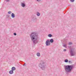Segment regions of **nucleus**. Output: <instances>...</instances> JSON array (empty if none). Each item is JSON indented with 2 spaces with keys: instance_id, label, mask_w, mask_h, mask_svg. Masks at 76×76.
Segmentation results:
<instances>
[{
  "instance_id": "1",
  "label": "nucleus",
  "mask_w": 76,
  "mask_h": 76,
  "mask_svg": "<svg viewBox=\"0 0 76 76\" xmlns=\"http://www.w3.org/2000/svg\"><path fill=\"white\" fill-rule=\"evenodd\" d=\"M30 37L34 44H36L37 43H38V40L39 39V37L37 33L35 32H31L30 34Z\"/></svg>"
},
{
  "instance_id": "2",
  "label": "nucleus",
  "mask_w": 76,
  "mask_h": 76,
  "mask_svg": "<svg viewBox=\"0 0 76 76\" xmlns=\"http://www.w3.org/2000/svg\"><path fill=\"white\" fill-rule=\"evenodd\" d=\"M64 67L66 73L71 72L73 69L74 68V66L73 65H64Z\"/></svg>"
},
{
  "instance_id": "3",
  "label": "nucleus",
  "mask_w": 76,
  "mask_h": 76,
  "mask_svg": "<svg viewBox=\"0 0 76 76\" xmlns=\"http://www.w3.org/2000/svg\"><path fill=\"white\" fill-rule=\"evenodd\" d=\"M46 64L44 62H42L39 63V66L42 70H45Z\"/></svg>"
},
{
  "instance_id": "4",
  "label": "nucleus",
  "mask_w": 76,
  "mask_h": 76,
  "mask_svg": "<svg viewBox=\"0 0 76 76\" xmlns=\"http://www.w3.org/2000/svg\"><path fill=\"white\" fill-rule=\"evenodd\" d=\"M51 43H53L54 42V40L52 39H50V41H49V39H48L45 42V44L46 46H48L50 45Z\"/></svg>"
},
{
  "instance_id": "5",
  "label": "nucleus",
  "mask_w": 76,
  "mask_h": 76,
  "mask_svg": "<svg viewBox=\"0 0 76 76\" xmlns=\"http://www.w3.org/2000/svg\"><path fill=\"white\" fill-rule=\"evenodd\" d=\"M69 53L70 54H71V56H75V55H76V52H75L73 49L69 51Z\"/></svg>"
},
{
  "instance_id": "6",
  "label": "nucleus",
  "mask_w": 76,
  "mask_h": 76,
  "mask_svg": "<svg viewBox=\"0 0 76 76\" xmlns=\"http://www.w3.org/2000/svg\"><path fill=\"white\" fill-rule=\"evenodd\" d=\"M21 6L22 7H25L26 6L25 2V1H23V2H21Z\"/></svg>"
},
{
  "instance_id": "7",
  "label": "nucleus",
  "mask_w": 76,
  "mask_h": 76,
  "mask_svg": "<svg viewBox=\"0 0 76 76\" xmlns=\"http://www.w3.org/2000/svg\"><path fill=\"white\" fill-rule=\"evenodd\" d=\"M11 17L12 18H14L15 17V14L14 13H12L11 14Z\"/></svg>"
},
{
  "instance_id": "8",
  "label": "nucleus",
  "mask_w": 76,
  "mask_h": 76,
  "mask_svg": "<svg viewBox=\"0 0 76 76\" xmlns=\"http://www.w3.org/2000/svg\"><path fill=\"white\" fill-rule=\"evenodd\" d=\"M16 70V68L15 67H13L12 68V70L13 71L14 70Z\"/></svg>"
},
{
  "instance_id": "9",
  "label": "nucleus",
  "mask_w": 76,
  "mask_h": 76,
  "mask_svg": "<svg viewBox=\"0 0 76 76\" xmlns=\"http://www.w3.org/2000/svg\"><path fill=\"white\" fill-rule=\"evenodd\" d=\"M9 73L10 74H13V71L12 70H10L9 72Z\"/></svg>"
},
{
  "instance_id": "10",
  "label": "nucleus",
  "mask_w": 76,
  "mask_h": 76,
  "mask_svg": "<svg viewBox=\"0 0 76 76\" xmlns=\"http://www.w3.org/2000/svg\"><path fill=\"white\" fill-rule=\"evenodd\" d=\"M37 56L38 57H39L40 56V53L38 52L37 53Z\"/></svg>"
},
{
  "instance_id": "11",
  "label": "nucleus",
  "mask_w": 76,
  "mask_h": 76,
  "mask_svg": "<svg viewBox=\"0 0 76 76\" xmlns=\"http://www.w3.org/2000/svg\"><path fill=\"white\" fill-rule=\"evenodd\" d=\"M37 16H40V13H39V12H37Z\"/></svg>"
},
{
  "instance_id": "12",
  "label": "nucleus",
  "mask_w": 76,
  "mask_h": 76,
  "mask_svg": "<svg viewBox=\"0 0 76 76\" xmlns=\"http://www.w3.org/2000/svg\"><path fill=\"white\" fill-rule=\"evenodd\" d=\"M48 37H52V35H51V34H49V35H48Z\"/></svg>"
},
{
  "instance_id": "13",
  "label": "nucleus",
  "mask_w": 76,
  "mask_h": 76,
  "mask_svg": "<svg viewBox=\"0 0 76 76\" xmlns=\"http://www.w3.org/2000/svg\"><path fill=\"white\" fill-rule=\"evenodd\" d=\"M64 61H65V63H67V62H68V60H67V59H65L64 60Z\"/></svg>"
},
{
  "instance_id": "14",
  "label": "nucleus",
  "mask_w": 76,
  "mask_h": 76,
  "mask_svg": "<svg viewBox=\"0 0 76 76\" xmlns=\"http://www.w3.org/2000/svg\"><path fill=\"white\" fill-rule=\"evenodd\" d=\"M68 44L69 45H72V42H69Z\"/></svg>"
},
{
  "instance_id": "15",
  "label": "nucleus",
  "mask_w": 76,
  "mask_h": 76,
  "mask_svg": "<svg viewBox=\"0 0 76 76\" xmlns=\"http://www.w3.org/2000/svg\"><path fill=\"white\" fill-rule=\"evenodd\" d=\"M8 14H10V13H12V12L11 11H9L8 13Z\"/></svg>"
},
{
  "instance_id": "16",
  "label": "nucleus",
  "mask_w": 76,
  "mask_h": 76,
  "mask_svg": "<svg viewBox=\"0 0 76 76\" xmlns=\"http://www.w3.org/2000/svg\"><path fill=\"white\" fill-rule=\"evenodd\" d=\"M66 46H67L66 45H63V47H66Z\"/></svg>"
},
{
  "instance_id": "17",
  "label": "nucleus",
  "mask_w": 76,
  "mask_h": 76,
  "mask_svg": "<svg viewBox=\"0 0 76 76\" xmlns=\"http://www.w3.org/2000/svg\"><path fill=\"white\" fill-rule=\"evenodd\" d=\"M70 1L71 2H73L75 1V0H70Z\"/></svg>"
},
{
  "instance_id": "18",
  "label": "nucleus",
  "mask_w": 76,
  "mask_h": 76,
  "mask_svg": "<svg viewBox=\"0 0 76 76\" xmlns=\"http://www.w3.org/2000/svg\"><path fill=\"white\" fill-rule=\"evenodd\" d=\"M6 1L7 2H9L10 1H9V0H6Z\"/></svg>"
},
{
  "instance_id": "19",
  "label": "nucleus",
  "mask_w": 76,
  "mask_h": 76,
  "mask_svg": "<svg viewBox=\"0 0 76 76\" xmlns=\"http://www.w3.org/2000/svg\"><path fill=\"white\" fill-rule=\"evenodd\" d=\"M14 35H16V33H14Z\"/></svg>"
},
{
  "instance_id": "20",
  "label": "nucleus",
  "mask_w": 76,
  "mask_h": 76,
  "mask_svg": "<svg viewBox=\"0 0 76 76\" xmlns=\"http://www.w3.org/2000/svg\"><path fill=\"white\" fill-rule=\"evenodd\" d=\"M37 1H41V0H36Z\"/></svg>"
},
{
  "instance_id": "21",
  "label": "nucleus",
  "mask_w": 76,
  "mask_h": 76,
  "mask_svg": "<svg viewBox=\"0 0 76 76\" xmlns=\"http://www.w3.org/2000/svg\"><path fill=\"white\" fill-rule=\"evenodd\" d=\"M69 63H72V61H69Z\"/></svg>"
},
{
  "instance_id": "22",
  "label": "nucleus",
  "mask_w": 76,
  "mask_h": 76,
  "mask_svg": "<svg viewBox=\"0 0 76 76\" xmlns=\"http://www.w3.org/2000/svg\"><path fill=\"white\" fill-rule=\"evenodd\" d=\"M66 49H64V51H66Z\"/></svg>"
},
{
  "instance_id": "23",
  "label": "nucleus",
  "mask_w": 76,
  "mask_h": 76,
  "mask_svg": "<svg viewBox=\"0 0 76 76\" xmlns=\"http://www.w3.org/2000/svg\"><path fill=\"white\" fill-rule=\"evenodd\" d=\"M23 66H26V64L24 63V64L23 65Z\"/></svg>"
},
{
  "instance_id": "24",
  "label": "nucleus",
  "mask_w": 76,
  "mask_h": 76,
  "mask_svg": "<svg viewBox=\"0 0 76 76\" xmlns=\"http://www.w3.org/2000/svg\"><path fill=\"white\" fill-rule=\"evenodd\" d=\"M68 47H69V48H71V46H69Z\"/></svg>"
}]
</instances>
